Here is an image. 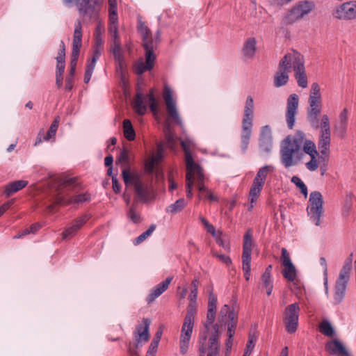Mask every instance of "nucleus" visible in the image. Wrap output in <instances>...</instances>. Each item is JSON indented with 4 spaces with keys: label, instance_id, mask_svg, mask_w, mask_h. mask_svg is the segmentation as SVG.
Wrapping results in <instances>:
<instances>
[{
    "label": "nucleus",
    "instance_id": "nucleus-1",
    "mask_svg": "<svg viewBox=\"0 0 356 356\" xmlns=\"http://www.w3.org/2000/svg\"><path fill=\"white\" fill-rule=\"evenodd\" d=\"M184 152V161L186 169V193L188 197L193 195V185L197 184L200 199L205 198L211 201H216L217 197L204 185L206 179L205 174L201 165L195 161L194 153L196 144L193 138L186 137L182 138L179 136V141Z\"/></svg>",
    "mask_w": 356,
    "mask_h": 356
},
{
    "label": "nucleus",
    "instance_id": "nucleus-2",
    "mask_svg": "<svg viewBox=\"0 0 356 356\" xmlns=\"http://www.w3.org/2000/svg\"><path fill=\"white\" fill-rule=\"evenodd\" d=\"M309 141L305 134L300 130L294 135L287 136L280 145V162L286 168L298 165L303 159L305 144Z\"/></svg>",
    "mask_w": 356,
    "mask_h": 356
},
{
    "label": "nucleus",
    "instance_id": "nucleus-3",
    "mask_svg": "<svg viewBox=\"0 0 356 356\" xmlns=\"http://www.w3.org/2000/svg\"><path fill=\"white\" fill-rule=\"evenodd\" d=\"M199 282L197 280H193L191 286L190 293L188 299L189 301L186 314L179 335V351L186 353L190 345L195 325V318L197 313V296Z\"/></svg>",
    "mask_w": 356,
    "mask_h": 356
},
{
    "label": "nucleus",
    "instance_id": "nucleus-4",
    "mask_svg": "<svg viewBox=\"0 0 356 356\" xmlns=\"http://www.w3.org/2000/svg\"><path fill=\"white\" fill-rule=\"evenodd\" d=\"M163 98L168 113L164 126L165 145L172 150L175 151L176 136L174 126L177 124V113L175 101L172 98V91L170 86L165 85L163 92Z\"/></svg>",
    "mask_w": 356,
    "mask_h": 356
},
{
    "label": "nucleus",
    "instance_id": "nucleus-5",
    "mask_svg": "<svg viewBox=\"0 0 356 356\" xmlns=\"http://www.w3.org/2000/svg\"><path fill=\"white\" fill-rule=\"evenodd\" d=\"M308 103V121L312 127H318V117L322 110L321 88L318 83L312 84Z\"/></svg>",
    "mask_w": 356,
    "mask_h": 356
},
{
    "label": "nucleus",
    "instance_id": "nucleus-6",
    "mask_svg": "<svg viewBox=\"0 0 356 356\" xmlns=\"http://www.w3.org/2000/svg\"><path fill=\"white\" fill-rule=\"evenodd\" d=\"M323 204V197L319 191L310 193L306 211L309 220L316 226L321 225V218L324 213Z\"/></svg>",
    "mask_w": 356,
    "mask_h": 356
},
{
    "label": "nucleus",
    "instance_id": "nucleus-7",
    "mask_svg": "<svg viewBox=\"0 0 356 356\" xmlns=\"http://www.w3.org/2000/svg\"><path fill=\"white\" fill-rule=\"evenodd\" d=\"M220 334L218 326L215 325L211 334L199 335V350L207 356H220V344L218 343Z\"/></svg>",
    "mask_w": 356,
    "mask_h": 356
},
{
    "label": "nucleus",
    "instance_id": "nucleus-8",
    "mask_svg": "<svg viewBox=\"0 0 356 356\" xmlns=\"http://www.w3.org/2000/svg\"><path fill=\"white\" fill-rule=\"evenodd\" d=\"M293 50L287 52L280 60L278 65V70L275 74L273 83L276 88L286 85L289 81V74L292 68Z\"/></svg>",
    "mask_w": 356,
    "mask_h": 356
},
{
    "label": "nucleus",
    "instance_id": "nucleus-9",
    "mask_svg": "<svg viewBox=\"0 0 356 356\" xmlns=\"http://www.w3.org/2000/svg\"><path fill=\"white\" fill-rule=\"evenodd\" d=\"M90 200V195L88 193L79 194L72 197H67L62 188H57L53 197V204L48 207L49 211H52L54 205H67L71 203H83Z\"/></svg>",
    "mask_w": 356,
    "mask_h": 356
},
{
    "label": "nucleus",
    "instance_id": "nucleus-10",
    "mask_svg": "<svg viewBox=\"0 0 356 356\" xmlns=\"http://www.w3.org/2000/svg\"><path fill=\"white\" fill-rule=\"evenodd\" d=\"M63 2L67 5L75 2L79 14L85 19H91L98 16L99 8L97 0H63Z\"/></svg>",
    "mask_w": 356,
    "mask_h": 356
},
{
    "label": "nucleus",
    "instance_id": "nucleus-11",
    "mask_svg": "<svg viewBox=\"0 0 356 356\" xmlns=\"http://www.w3.org/2000/svg\"><path fill=\"white\" fill-rule=\"evenodd\" d=\"M292 67L298 86L306 88L308 86V81L305 72L304 58L302 55L295 50H293Z\"/></svg>",
    "mask_w": 356,
    "mask_h": 356
},
{
    "label": "nucleus",
    "instance_id": "nucleus-12",
    "mask_svg": "<svg viewBox=\"0 0 356 356\" xmlns=\"http://www.w3.org/2000/svg\"><path fill=\"white\" fill-rule=\"evenodd\" d=\"M314 5L307 1H300L293 6L284 17V22L293 24L307 15L313 9Z\"/></svg>",
    "mask_w": 356,
    "mask_h": 356
},
{
    "label": "nucleus",
    "instance_id": "nucleus-13",
    "mask_svg": "<svg viewBox=\"0 0 356 356\" xmlns=\"http://www.w3.org/2000/svg\"><path fill=\"white\" fill-rule=\"evenodd\" d=\"M300 306L298 303L288 305L284 311V322L287 332L294 333L298 327Z\"/></svg>",
    "mask_w": 356,
    "mask_h": 356
},
{
    "label": "nucleus",
    "instance_id": "nucleus-14",
    "mask_svg": "<svg viewBox=\"0 0 356 356\" xmlns=\"http://www.w3.org/2000/svg\"><path fill=\"white\" fill-rule=\"evenodd\" d=\"M252 235L248 232L244 236L243 253H242V268L246 281L250 280L251 272V254H252Z\"/></svg>",
    "mask_w": 356,
    "mask_h": 356
},
{
    "label": "nucleus",
    "instance_id": "nucleus-15",
    "mask_svg": "<svg viewBox=\"0 0 356 356\" xmlns=\"http://www.w3.org/2000/svg\"><path fill=\"white\" fill-rule=\"evenodd\" d=\"M122 177L127 186L130 184L134 185L135 191L140 200L146 201L148 199L149 190L142 184L138 175L131 173L129 170H124L122 171Z\"/></svg>",
    "mask_w": 356,
    "mask_h": 356
},
{
    "label": "nucleus",
    "instance_id": "nucleus-16",
    "mask_svg": "<svg viewBox=\"0 0 356 356\" xmlns=\"http://www.w3.org/2000/svg\"><path fill=\"white\" fill-rule=\"evenodd\" d=\"M332 15L334 18L340 20L356 19V0H350L337 6Z\"/></svg>",
    "mask_w": 356,
    "mask_h": 356
},
{
    "label": "nucleus",
    "instance_id": "nucleus-17",
    "mask_svg": "<svg viewBox=\"0 0 356 356\" xmlns=\"http://www.w3.org/2000/svg\"><path fill=\"white\" fill-rule=\"evenodd\" d=\"M81 22L78 21L75 24V29L74 31L73 36L72 60L70 62V70L69 73V75H70L71 76H74L75 73L79 51L81 47Z\"/></svg>",
    "mask_w": 356,
    "mask_h": 356
},
{
    "label": "nucleus",
    "instance_id": "nucleus-18",
    "mask_svg": "<svg viewBox=\"0 0 356 356\" xmlns=\"http://www.w3.org/2000/svg\"><path fill=\"white\" fill-rule=\"evenodd\" d=\"M305 154L310 156V161L305 163V166L311 172L316 171L319 165L322 164V161H324L323 156H319L315 143L310 139L305 144Z\"/></svg>",
    "mask_w": 356,
    "mask_h": 356
},
{
    "label": "nucleus",
    "instance_id": "nucleus-19",
    "mask_svg": "<svg viewBox=\"0 0 356 356\" xmlns=\"http://www.w3.org/2000/svg\"><path fill=\"white\" fill-rule=\"evenodd\" d=\"M281 262L284 267L283 277L289 282H294L297 277L296 266L292 263L290 255L285 248H282Z\"/></svg>",
    "mask_w": 356,
    "mask_h": 356
},
{
    "label": "nucleus",
    "instance_id": "nucleus-20",
    "mask_svg": "<svg viewBox=\"0 0 356 356\" xmlns=\"http://www.w3.org/2000/svg\"><path fill=\"white\" fill-rule=\"evenodd\" d=\"M229 321L228 329H227V337L233 338L235 333V328L237 324V315L235 314L234 310H232L229 305H225L222 307L219 318L220 321L225 323L227 320Z\"/></svg>",
    "mask_w": 356,
    "mask_h": 356
},
{
    "label": "nucleus",
    "instance_id": "nucleus-21",
    "mask_svg": "<svg viewBox=\"0 0 356 356\" xmlns=\"http://www.w3.org/2000/svg\"><path fill=\"white\" fill-rule=\"evenodd\" d=\"M298 104L299 99L296 94H291L289 96L286 104V120L287 126L290 129H292L295 125Z\"/></svg>",
    "mask_w": 356,
    "mask_h": 356
},
{
    "label": "nucleus",
    "instance_id": "nucleus-22",
    "mask_svg": "<svg viewBox=\"0 0 356 356\" xmlns=\"http://www.w3.org/2000/svg\"><path fill=\"white\" fill-rule=\"evenodd\" d=\"M151 324V321L148 318H143L142 323L138 325L136 330L134 332V338L136 339V348L139 347L141 342H147L149 340V329Z\"/></svg>",
    "mask_w": 356,
    "mask_h": 356
},
{
    "label": "nucleus",
    "instance_id": "nucleus-23",
    "mask_svg": "<svg viewBox=\"0 0 356 356\" xmlns=\"http://www.w3.org/2000/svg\"><path fill=\"white\" fill-rule=\"evenodd\" d=\"M273 145L271 128L269 125L263 126L260 130L259 147L265 152H270Z\"/></svg>",
    "mask_w": 356,
    "mask_h": 356
},
{
    "label": "nucleus",
    "instance_id": "nucleus-24",
    "mask_svg": "<svg viewBox=\"0 0 356 356\" xmlns=\"http://www.w3.org/2000/svg\"><path fill=\"white\" fill-rule=\"evenodd\" d=\"M325 350L335 356H349V353L345 346L338 339L328 341L325 344Z\"/></svg>",
    "mask_w": 356,
    "mask_h": 356
},
{
    "label": "nucleus",
    "instance_id": "nucleus-25",
    "mask_svg": "<svg viewBox=\"0 0 356 356\" xmlns=\"http://www.w3.org/2000/svg\"><path fill=\"white\" fill-rule=\"evenodd\" d=\"M216 316V311L207 310V319L203 323V327L200 330L199 335H202L203 333L204 335L211 334L213 331H214L215 325L218 326V332L219 333L220 325L219 323H214Z\"/></svg>",
    "mask_w": 356,
    "mask_h": 356
},
{
    "label": "nucleus",
    "instance_id": "nucleus-26",
    "mask_svg": "<svg viewBox=\"0 0 356 356\" xmlns=\"http://www.w3.org/2000/svg\"><path fill=\"white\" fill-rule=\"evenodd\" d=\"M163 144L162 143L158 144L156 153L149 156L145 161V169L151 173L153 172L156 165H157L163 158Z\"/></svg>",
    "mask_w": 356,
    "mask_h": 356
},
{
    "label": "nucleus",
    "instance_id": "nucleus-27",
    "mask_svg": "<svg viewBox=\"0 0 356 356\" xmlns=\"http://www.w3.org/2000/svg\"><path fill=\"white\" fill-rule=\"evenodd\" d=\"M145 63L140 61L136 65V72L138 74H143L146 70H150L153 67L156 56L153 51L147 50L145 51Z\"/></svg>",
    "mask_w": 356,
    "mask_h": 356
},
{
    "label": "nucleus",
    "instance_id": "nucleus-28",
    "mask_svg": "<svg viewBox=\"0 0 356 356\" xmlns=\"http://www.w3.org/2000/svg\"><path fill=\"white\" fill-rule=\"evenodd\" d=\"M252 121L248 120H243L242 121L241 148L244 152L247 149L250 139L253 125Z\"/></svg>",
    "mask_w": 356,
    "mask_h": 356
},
{
    "label": "nucleus",
    "instance_id": "nucleus-29",
    "mask_svg": "<svg viewBox=\"0 0 356 356\" xmlns=\"http://www.w3.org/2000/svg\"><path fill=\"white\" fill-rule=\"evenodd\" d=\"M257 40L254 37L248 38L244 42L242 54L247 59H252L257 52Z\"/></svg>",
    "mask_w": 356,
    "mask_h": 356
},
{
    "label": "nucleus",
    "instance_id": "nucleus-30",
    "mask_svg": "<svg viewBox=\"0 0 356 356\" xmlns=\"http://www.w3.org/2000/svg\"><path fill=\"white\" fill-rule=\"evenodd\" d=\"M331 143V132L320 133L318 146L323 156H328Z\"/></svg>",
    "mask_w": 356,
    "mask_h": 356
},
{
    "label": "nucleus",
    "instance_id": "nucleus-31",
    "mask_svg": "<svg viewBox=\"0 0 356 356\" xmlns=\"http://www.w3.org/2000/svg\"><path fill=\"white\" fill-rule=\"evenodd\" d=\"M88 219V218L87 216H83L76 219L71 227L67 228L65 231L63 232V239H68L74 236L76 233L81 229V227L85 224Z\"/></svg>",
    "mask_w": 356,
    "mask_h": 356
},
{
    "label": "nucleus",
    "instance_id": "nucleus-32",
    "mask_svg": "<svg viewBox=\"0 0 356 356\" xmlns=\"http://www.w3.org/2000/svg\"><path fill=\"white\" fill-rule=\"evenodd\" d=\"M172 281L171 277H168L165 280L156 285L152 289L150 293L147 298V301L149 303L152 302L156 298L159 297L169 286Z\"/></svg>",
    "mask_w": 356,
    "mask_h": 356
},
{
    "label": "nucleus",
    "instance_id": "nucleus-33",
    "mask_svg": "<svg viewBox=\"0 0 356 356\" xmlns=\"http://www.w3.org/2000/svg\"><path fill=\"white\" fill-rule=\"evenodd\" d=\"M100 54H101L100 47L96 46V49L94 51L92 60L86 66L85 75H84V82L86 83H88L90 81L92 74V72L94 71V69L95 67L96 62L99 59Z\"/></svg>",
    "mask_w": 356,
    "mask_h": 356
},
{
    "label": "nucleus",
    "instance_id": "nucleus-34",
    "mask_svg": "<svg viewBox=\"0 0 356 356\" xmlns=\"http://www.w3.org/2000/svg\"><path fill=\"white\" fill-rule=\"evenodd\" d=\"M27 184L28 181L26 180H17L10 182L5 186L4 193L6 197H10L13 193L25 188Z\"/></svg>",
    "mask_w": 356,
    "mask_h": 356
},
{
    "label": "nucleus",
    "instance_id": "nucleus-35",
    "mask_svg": "<svg viewBox=\"0 0 356 356\" xmlns=\"http://www.w3.org/2000/svg\"><path fill=\"white\" fill-rule=\"evenodd\" d=\"M264 188V186L253 181L252 185L250 189L249 197H250V206L248 210L251 211L254 204L257 202L260 193Z\"/></svg>",
    "mask_w": 356,
    "mask_h": 356
},
{
    "label": "nucleus",
    "instance_id": "nucleus-36",
    "mask_svg": "<svg viewBox=\"0 0 356 356\" xmlns=\"http://www.w3.org/2000/svg\"><path fill=\"white\" fill-rule=\"evenodd\" d=\"M275 168L271 165H265L260 168L257 172L253 181L264 186L266 177L270 172H273Z\"/></svg>",
    "mask_w": 356,
    "mask_h": 356
},
{
    "label": "nucleus",
    "instance_id": "nucleus-37",
    "mask_svg": "<svg viewBox=\"0 0 356 356\" xmlns=\"http://www.w3.org/2000/svg\"><path fill=\"white\" fill-rule=\"evenodd\" d=\"M65 46L63 41L60 42L59 50L56 57L57 65L56 73H63L65 70Z\"/></svg>",
    "mask_w": 356,
    "mask_h": 356
},
{
    "label": "nucleus",
    "instance_id": "nucleus-38",
    "mask_svg": "<svg viewBox=\"0 0 356 356\" xmlns=\"http://www.w3.org/2000/svg\"><path fill=\"white\" fill-rule=\"evenodd\" d=\"M109 32L113 41L112 52L116 56H119V51H121V44L118 35V26L109 28Z\"/></svg>",
    "mask_w": 356,
    "mask_h": 356
},
{
    "label": "nucleus",
    "instance_id": "nucleus-39",
    "mask_svg": "<svg viewBox=\"0 0 356 356\" xmlns=\"http://www.w3.org/2000/svg\"><path fill=\"white\" fill-rule=\"evenodd\" d=\"M346 284L336 282L333 299L334 304L341 303L345 298Z\"/></svg>",
    "mask_w": 356,
    "mask_h": 356
},
{
    "label": "nucleus",
    "instance_id": "nucleus-40",
    "mask_svg": "<svg viewBox=\"0 0 356 356\" xmlns=\"http://www.w3.org/2000/svg\"><path fill=\"white\" fill-rule=\"evenodd\" d=\"M139 31L143 37V47L145 51L150 50V51H153L154 45L153 42L149 39V30L144 24H140Z\"/></svg>",
    "mask_w": 356,
    "mask_h": 356
},
{
    "label": "nucleus",
    "instance_id": "nucleus-41",
    "mask_svg": "<svg viewBox=\"0 0 356 356\" xmlns=\"http://www.w3.org/2000/svg\"><path fill=\"white\" fill-rule=\"evenodd\" d=\"M352 269V260L350 259L349 261H346L342 269L341 270V272L339 273V277L337 280V282L346 284L348 283L349 279H350V273Z\"/></svg>",
    "mask_w": 356,
    "mask_h": 356
},
{
    "label": "nucleus",
    "instance_id": "nucleus-42",
    "mask_svg": "<svg viewBox=\"0 0 356 356\" xmlns=\"http://www.w3.org/2000/svg\"><path fill=\"white\" fill-rule=\"evenodd\" d=\"M254 115V100L251 95L247 97L243 120H253Z\"/></svg>",
    "mask_w": 356,
    "mask_h": 356
},
{
    "label": "nucleus",
    "instance_id": "nucleus-43",
    "mask_svg": "<svg viewBox=\"0 0 356 356\" xmlns=\"http://www.w3.org/2000/svg\"><path fill=\"white\" fill-rule=\"evenodd\" d=\"M135 111L139 115H143L147 110L146 104L142 94L138 93L134 102Z\"/></svg>",
    "mask_w": 356,
    "mask_h": 356
},
{
    "label": "nucleus",
    "instance_id": "nucleus-44",
    "mask_svg": "<svg viewBox=\"0 0 356 356\" xmlns=\"http://www.w3.org/2000/svg\"><path fill=\"white\" fill-rule=\"evenodd\" d=\"M123 132L124 137L128 140H134L136 137L135 131L133 128V126L131 124V122L129 120H124L123 121Z\"/></svg>",
    "mask_w": 356,
    "mask_h": 356
},
{
    "label": "nucleus",
    "instance_id": "nucleus-45",
    "mask_svg": "<svg viewBox=\"0 0 356 356\" xmlns=\"http://www.w3.org/2000/svg\"><path fill=\"white\" fill-rule=\"evenodd\" d=\"M115 60L118 62L116 70L117 73L120 75V78L123 82L125 80V63L123 59V56L122 55V52L119 51V56H116L113 55Z\"/></svg>",
    "mask_w": 356,
    "mask_h": 356
},
{
    "label": "nucleus",
    "instance_id": "nucleus-46",
    "mask_svg": "<svg viewBox=\"0 0 356 356\" xmlns=\"http://www.w3.org/2000/svg\"><path fill=\"white\" fill-rule=\"evenodd\" d=\"M314 129H320V133L331 132L330 126V119L327 115H323L318 120V127H312Z\"/></svg>",
    "mask_w": 356,
    "mask_h": 356
},
{
    "label": "nucleus",
    "instance_id": "nucleus-47",
    "mask_svg": "<svg viewBox=\"0 0 356 356\" xmlns=\"http://www.w3.org/2000/svg\"><path fill=\"white\" fill-rule=\"evenodd\" d=\"M319 330L323 334L327 337H332L334 334V330L332 325L327 320H323L320 323Z\"/></svg>",
    "mask_w": 356,
    "mask_h": 356
},
{
    "label": "nucleus",
    "instance_id": "nucleus-48",
    "mask_svg": "<svg viewBox=\"0 0 356 356\" xmlns=\"http://www.w3.org/2000/svg\"><path fill=\"white\" fill-rule=\"evenodd\" d=\"M291 181L300 189L301 193L306 199L308 197V190L307 187L303 181L298 176H293Z\"/></svg>",
    "mask_w": 356,
    "mask_h": 356
},
{
    "label": "nucleus",
    "instance_id": "nucleus-49",
    "mask_svg": "<svg viewBox=\"0 0 356 356\" xmlns=\"http://www.w3.org/2000/svg\"><path fill=\"white\" fill-rule=\"evenodd\" d=\"M320 264L323 267V284L325 287V293L327 296L329 293V288H328V273H327V265L325 258L321 257L320 258Z\"/></svg>",
    "mask_w": 356,
    "mask_h": 356
},
{
    "label": "nucleus",
    "instance_id": "nucleus-50",
    "mask_svg": "<svg viewBox=\"0 0 356 356\" xmlns=\"http://www.w3.org/2000/svg\"><path fill=\"white\" fill-rule=\"evenodd\" d=\"M353 201L354 195L352 193L347 194L342 209L343 215L347 216L353 207Z\"/></svg>",
    "mask_w": 356,
    "mask_h": 356
},
{
    "label": "nucleus",
    "instance_id": "nucleus-51",
    "mask_svg": "<svg viewBox=\"0 0 356 356\" xmlns=\"http://www.w3.org/2000/svg\"><path fill=\"white\" fill-rule=\"evenodd\" d=\"M147 101L149 103L151 111L154 115L158 113L159 111V103L156 101L153 90H152L150 92L147 96Z\"/></svg>",
    "mask_w": 356,
    "mask_h": 356
},
{
    "label": "nucleus",
    "instance_id": "nucleus-52",
    "mask_svg": "<svg viewBox=\"0 0 356 356\" xmlns=\"http://www.w3.org/2000/svg\"><path fill=\"white\" fill-rule=\"evenodd\" d=\"M130 160V156L129 150L124 148L120 153V155L118 158V161L122 164L123 166V170H128L127 168V165Z\"/></svg>",
    "mask_w": 356,
    "mask_h": 356
},
{
    "label": "nucleus",
    "instance_id": "nucleus-53",
    "mask_svg": "<svg viewBox=\"0 0 356 356\" xmlns=\"http://www.w3.org/2000/svg\"><path fill=\"white\" fill-rule=\"evenodd\" d=\"M59 122H60V118L58 116L55 118V120L51 124L46 136L44 138V139L45 140H49V139H51V138H53L55 136L56 132L58 129V127Z\"/></svg>",
    "mask_w": 356,
    "mask_h": 356
},
{
    "label": "nucleus",
    "instance_id": "nucleus-54",
    "mask_svg": "<svg viewBox=\"0 0 356 356\" xmlns=\"http://www.w3.org/2000/svg\"><path fill=\"white\" fill-rule=\"evenodd\" d=\"M261 281H262V283L266 289L267 295L268 296L271 295L273 289V284L271 276H267V275H262Z\"/></svg>",
    "mask_w": 356,
    "mask_h": 356
},
{
    "label": "nucleus",
    "instance_id": "nucleus-55",
    "mask_svg": "<svg viewBox=\"0 0 356 356\" xmlns=\"http://www.w3.org/2000/svg\"><path fill=\"white\" fill-rule=\"evenodd\" d=\"M257 332H250L249 334V336H248V343H247V345H246V348H245V351H248L252 353L254 348V346H255V343L257 342Z\"/></svg>",
    "mask_w": 356,
    "mask_h": 356
},
{
    "label": "nucleus",
    "instance_id": "nucleus-56",
    "mask_svg": "<svg viewBox=\"0 0 356 356\" xmlns=\"http://www.w3.org/2000/svg\"><path fill=\"white\" fill-rule=\"evenodd\" d=\"M348 111L347 108H343L340 113L339 118L341 124V128L344 133H346L348 122Z\"/></svg>",
    "mask_w": 356,
    "mask_h": 356
},
{
    "label": "nucleus",
    "instance_id": "nucleus-57",
    "mask_svg": "<svg viewBox=\"0 0 356 356\" xmlns=\"http://www.w3.org/2000/svg\"><path fill=\"white\" fill-rule=\"evenodd\" d=\"M217 308V297L213 293V291H210L209 294V300H208V310L216 311Z\"/></svg>",
    "mask_w": 356,
    "mask_h": 356
},
{
    "label": "nucleus",
    "instance_id": "nucleus-58",
    "mask_svg": "<svg viewBox=\"0 0 356 356\" xmlns=\"http://www.w3.org/2000/svg\"><path fill=\"white\" fill-rule=\"evenodd\" d=\"M156 226L154 225H152L147 231H145L136 238V243L138 244L145 241L147 237H149L152 234Z\"/></svg>",
    "mask_w": 356,
    "mask_h": 356
},
{
    "label": "nucleus",
    "instance_id": "nucleus-59",
    "mask_svg": "<svg viewBox=\"0 0 356 356\" xmlns=\"http://www.w3.org/2000/svg\"><path fill=\"white\" fill-rule=\"evenodd\" d=\"M102 31L103 28L100 24H99L95 32V45L97 47H101L103 44V39L102 38Z\"/></svg>",
    "mask_w": 356,
    "mask_h": 356
},
{
    "label": "nucleus",
    "instance_id": "nucleus-60",
    "mask_svg": "<svg viewBox=\"0 0 356 356\" xmlns=\"http://www.w3.org/2000/svg\"><path fill=\"white\" fill-rule=\"evenodd\" d=\"M127 216L129 220L134 223H138L140 221V216L134 207L130 208Z\"/></svg>",
    "mask_w": 356,
    "mask_h": 356
},
{
    "label": "nucleus",
    "instance_id": "nucleus-61",
    "mask_svg": "<svg viewBox=\"0 0 356 356\" xmlns=\"http://www.w3.org/2000/svg\"><path fill=\"white\" fill-rule=\"evenodd\" d=\"M213 256L217 257L220 261L227 266L232 264V259L229 256L218 253H213Z\"/></svg>",
    "mask_w": 356,
    "mask_h": 356
},
{
    "label": "nucleus",
    "instance_id": "nucleus-62",
    "mask_svg": "<svg viewBox=\"0 0 356 356\" xmlns=\"http://www.w3.org/2000/svg\"><path fill=\"white\" fill-rule=\"evenodd\" d=\"M158 346H159V342H156V341L152 340L147 353H148L149 355H155L157 351Z\"/></svg>",
    "mask_w": 356,
    "mask_h": 356
},
{
    "label": "nucleus",
    "instance_id": "nucleus-63",
    "mask_svg": "<svg viewBox=\"0 0 356 356\" xmlns=\"http://www.w3.org/2000/svg\"><path fill=\"white\" fill-rule=\"evenodd\" d=\"M118 15L109 14V28L113 26H118Z\"/></svg>",
    "mask_w": 356,
    "mask_h": 356
},
{
    "label": "nucleus",
    "instance_id": "nucleus-64",
    "mask_svg": "<svg viewBox=\"0 0 356 356\" xmlns=\"http://www.w3.org/2000/svg\"><path fill=\"white\" fill-rule=\"evenodd\" d=\"M178 210V200L166 209V211L170 214H175Z\"/></svg>",
    "mask_w": 356,
    "mask_h": 356
}]
</instances>
